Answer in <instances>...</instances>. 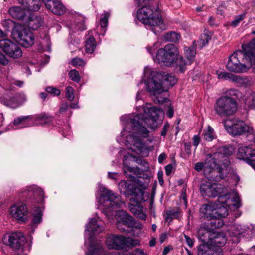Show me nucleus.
Returning <instances> with one entry per match:
<instances>
[{
  "label": "nucleus",
  "mask_w": 255,
  "mask_h": 255,
  "mask_svg": "<svg viewBox=\"0 0 255 255\" xmlns=\"http://www.w3.org/2000/svg\"><path fill=\"white\" fill-rule=\"evenodd\" d=\"M144 114H139L133 118L127 120L124 126V130L131 134L127 136L126 145L134 152H141L147 148L142 138L148 136L149 131L142 126L145 123L148 128L155 129L162 123L164 112L160 108L147 103L143 107Z\"/></svg>",
  "instance_id": "nucleus-1"
},
{
  "label": "nucleus",
  "mask_w": 255,
  "mask_h": 255,
  "mask_svg": "<svg viewBox=\"0 0 255 255\" xmlns=\"http://www.w3.org/2000/svg\"><path fill=\"white\" fill-rule=\"evenodd\" d=\"M144 75L147 78L145 81L147 90L154 97V101L159 103L166 102L167 99L161 96L165 91L163 83L167 86H173L177 82V78L171 74L158 73L148 67L145 68Z\"/></svg>",
  "instance_id": "nucleus-2"
},
{
  "label": "nucleus",
  "mask_w": 255,
  "mask_h": 255,
  "mask_svg": "<svg viewBox=\"0 0 255 255\" xmlns=\"http://www.w3.org/2000/svg\"><path fill=\"white\" fill-rule=\"evenodd\" d=\"M141 8L137 11L138 20L144 24L147 29H150L155 34L162 30L163 20L152 5V0H135Z\"/></svg>",
  "instance_id": "nucleus-3"
},
{
  "label": "nucleus",
  "mask_w": 255,
  "mask_h": 255,
  "mask_svg": "<svg viewBox=\"0 0 255 255\" xmlns=\"http://www.w3.org/2000/svg\"><path fill=\"white\" fill-rule=\"evenodd\" d=\"M235 151L233 146L224 145L220 147L217 151L209 154L206 157V166L217 167L219 177L215 180L224 179L230 172L229 165L230 161L229 156L232 155Z\"/></svg>",
  "instance_id": "nucleus-4"
},
{
  "label": "nucleus",
  "mask_w": 255,
  "mask_h": 255,
  "mask_svg": "<svg viewBox=\"0 0 255 255\" xmlns=\"http://www.w3.org/2000/svg\"><path fill=\"white\" fill-rule=\"evenodd\" d=\"M218 200L221 204L218 205L215 203L214 213L215 215V220L214 222H211L215 228H219L223 225V222L220 218L228 215L227 207L230 208L233 206L238 209L241 206L239 195L234 192L223 194L218 198Z\"/></svg>",
  "instance_id": "nucleus-5"
},
{
  "label": "nucleus",
  "mask_w": 255,
  "mask_h": 255,
  "mask_svg": "<svg viewBox=\"0 0 255 255\" xmlns=\"http://www.w3.org/2000/svg\"><path fill=\"white\" fill-rule=\"evenodd\" d=\"M99 190L101 194L99 202L104 207L103 212L106 216H108L109 213L112 214V208H119L124 204V202L121 200L120 196L106 187L101 186Z\"/></svg>",
  "instance_id": "nucleus-6"
},
{
  "label": "nucleus",
  "mask_w": 255,
  "mask_h": 255,
  "mask_svg": "<svg viewBox=\"0 0 255 255\" xmlns=\"http://www.w3.org/2000/svg\"><path fill=\"white\" fill-rule=\"evenodd\" d=\"M225 94L216 100L214 106L215 114L221 117L232 116L237 110V103L235 97Z\"/></svg>",
  "instance_id": "nucleus-7"
},
{
  "label": "nucleus",
  "mask_w": 255,
  "mask_h": 255,
  "mask_svg": "<svg viewBox=\"0 0 255 255\" xmlns=\"http://www.w3.org/2000/svg\"><path fill=\"white\" fill-rule=\"evenodd\" d=\"M226 131L233 136L241 135L244 133L251 136V140L255 139V131L253 128L246 125L243 121L238 119H227L224 122Z\"/></svg>",
  "instance_id": "nucleus-8"
},
{
  "label": "nucleus",
  "mask_w": 255,
  "mask_h": 255,
  "mask_svg": "<svg viewBox=\"0 0 255 255\" xmlns=\"http://www.w3.org/2000/svg\"><path fill=\"white\" fill-rule=\"evenodd\" d=\"M179 53L178 48L175 45L168 44L157 51L154 61L159 64L170 66L174 63Z\"/></svg>",
  "instance_id": "nucleus-9"
},
{
  "label": "nucleus",
  "mask_w": 255,
  "mask_h": 255,
  "mask_svg": "<svg viewBox=\"0 0 255 255\" xmlns=\"http://www.w3.org/2000/svg\"><path fill=\"white\" fill-rule=\"evenodd\" d=\"M106 244L109 249L119 250L125 248H133L139 245V242L138 240L131 238L111 234L107 237Z\"/></svg>",
  "instance_id": "nucleus-10"
},
{
  "label": "nucleus",
  "mask_w": 255,
  "mask_h": 255,
  "mask_svg": "<svg viewBox=\"0 0 255 255\" xmlns=\"http://www.w3.org/2000/svg\"><path fill=\"white\" fill-rule=\"evenodd\" d=\"M53 117L45 113L38 115L20 116L16 118L13 121L15 125L22 124L24 127L32 126L36 125H50L53 123Z\"/></svg>",
  "instance_id": "nucleus-11"
},
{
  "label": "nucleus",
  "mask_w": 255,
  "mask_h": 255,
  "mask_svg": "<svg viewBox=\"0 0 255 255\" xmlns=\"http://www.w3.org/2000/svg\"><path fill=\"white\" fill-rule=\"evenodd\" d=\"M226 94L241 100L245 108L255 110V92L252 90L249 89L242 94L238 89H230L226 91Z\"/></svg>",
  "instance_id": "nucleus-12"
},
{
  "label": "nucleus",
  "mask_w": 255,
  "mask_h": 255,
  "mask_svg": "<svg viewBox=\"0 0 255 255\" xmlns=\"http://www.w3.org/2000/svg\"><path fill=\"white\" fill-rule=\"evenodd\" d=\"M227 189L222 184L205 182L200 186V192L203 196L215 197L222 196V193H225Z\"/></svg>",
  "instance_id": "nucleus-13"
},
{
  "label": "nucleus",
  "mask_w": 255,
  "mask_h": 255,
  "mask_svg": "<svg viewBox=\"0 0 255 255\" xmlns=\"http://www.w3.org/2000/svg\"><path fill=\"white\" fill-rule=\"evenodd\" d=\"M243 56L244 54L242 50L237 51L231 55L226 65L227 69L235 73L246 72L249 69V65L248 64H242L239 60Z\"/></svg>",
  "instance_id": "nucleus-14"
},
{
  "label": "nucleus",
  "mask_w": 255,
  "mask_h": 255,
  "mask_svg": "<svg viewBox=\"0 0 255 255\" xmlns=\"http://www.w3.org/2000/svg\"><path fill=\"white\" fill-rule=\"evenodd\" d=\"M25 240L23 233L20 232L6 234L2 238L3 244L10 246L13 249L21 248L24 245Z\"/></svg>",
  "instance_id": "nucleus-15"
},
{
  "label": "nucleus",
  "mask_w": 255,
  "mask_h": 255,
  "mask_svg": "<svg viewBox=\"0 0 255 255\" xmlns=\"http://www.w3.org/2000/svg\"><path fill=\"white\" fill-rule=\"evenodd\" d=\"M116 226L121 232L127 231L128 227H131L134 225L133 218L123 210H119L115 214Z\"/></svg>",
  "instance_id": "nucleus-16"
},
{
  "label": "nucleus",
  "mask_w": 255,
  "mask_h": 255,
  "mask_svg": "<svg viewBox=\"0 0 255 255\" xmlns=\"http://www.w3.org/2000/svg\"><path fill=\"white\" fill-rule=\"evenodd\" d=\"M19 196L26 198L33 196L34 203L42 204L44 202L43 191L41 188L35 186L22 188L19 192Z\"/></svg>",
  "instance_id": "nucleus-17"
},
{
  "label": "nucleus",
  "mask_w": 255,
  "mask_h": 255,
  "mask_svg": "<svg viewBox=\"0 0 255 255\" xmlns=\"http://www.w3.org/2000/svg\"><path fill=\"white\" fill-rule=\"evenodd\" d=\"M0 48L8 56L13 58H19L22 54L20 48L8 39L0 40Z\"/></svg>",
  "instance_id": "nucleus-18"
},
{
  "label": "nucleus",
  "mask_w": 255,
  "mask_h": 255,
  "mask_svg": "<svg viewBox=\"0 0 255 255\" xmlns=\"http://www.w3.org/2000/svg\"><path fill=\"white\" fill-rule=\"evenodd\" d=\"M237 157L245 161L255 170V149L249 146H241L238 149Z\"/></svg>",
  "instance_id": "nucleus-19"
},
{
  "label": "nucleus",
  "mask_w": 255,
  "mask_h": 255,
  "mask_svg": "<svg viewBox=\"0 0 255 255\" xmlns=\"http://www.w3.org/2000/svg\"><path fill=\"white\" fill-rule=\"evenodd\" d=\"M244 58L248 61L249 68L252 67L255 72V38L248 44L242 46Z\"/></svg>",
  "instance_id": "nucleus-20"
},
{
  "label": "nucleus",
  "mask_w": 255,
  "mask_h": 255,
  "mask_svg": "<svg viewBox=\"0 0 255 255\" xmlns=\"http://www.w3.org/2000/svg\"><path fill=\"white\" fill-rule=\"evenodd\" d=\"M10 214L17 220L23 222L26 219L27 209L25 204L19 203L13 205L10 207Z\"/></svg>",
  "instance_id": "nucleus-21"
},
{
  "label": "nucleus",
  "mask_w": 255,
  "mask_h": 255,
  "mask_svg": "<svg viewBox=\"0 0 255 255\" xmlns=\"http://www.w3.org/2000/svg\"><path fill=\"white\" fill-rule=\"evenodd\" d=\"M26 100V96L24 93H17L14 96L4 98L3 103L7 107L15 109L20 106Z\"/></svg>",
  "instance_id": "nucleus-22"
},
{
  "label": "nucleus",
  "mask_w": 255,
  "mask_h": 255,
  "mask_svg": "<svg viewBox=\"0 0 255 255\" xmlns=\"http://www.w3.org/2000/svg\"><path fill=\"white\" fill-rule=\"evenodd\" d=\"M233 234L235 237L246 236L251 238L255 234V226L251 225L250 227L244 225H238L233 228Z\"/></svg>",
  "instance_id": "nucleus-23"
},
{
  "label": "nucleus",
  "mask_w": 255,
  "mask_h": 255,
  "mask_svg": "<svg viewBox=\"0 0 255 255\" xmlns=\"http://www.w3.org/2000/svg\"><path fill=\"white\" fill-rule=\"evenodd\" d=\"M215 203H210L208 204H204L200 209V215L201 217L208 220H215L214 214Z\"/></svg>",
  "instance_id": "nucleus-24"
},
{
  "label": "nucleus",
  "mask_w": 255,
  "mask_h": 255,
  "mask_svg": "<svg viewBox=\"0 0 255 255\" xmlns=\"http://www.w3.org/2000/svg\"><path fill=\"white\" fill-rule=\"evenodd\" d=\"M46 7L55 15H61L63 14L66 8L59 0H54L46 4Z\"/></svg>",
  "instance_id": "nucleus-25"
},
{
  "label": "nucleus",
  "mask_w": 255,
  "mask_h": 255,
  "mask_svg": "<svg viewBox=\"0 0 255 255\" xmlns=\"http://www.w3.org/2000/svg\"><path fill=\"white\" fill-rule=\"evenodd\" d=\"M206 159L205 160L204 163L203 162L196 163L195 165V169L198 172L204 169L205 173L209 172L210 174H212L211 176H209L210 178L212 179L213 180L218 181L219 180L215 179L216 178L219 177V174L215 177V174L218 173L217 167H210L206 166Z\"/></svg>",
  "instance_id": "nucleus-26"
},
{
  "label": "nucleus",
  "mask_w": 255,
  "mask_h": 255,
  "mask_svg": "<svg viewBox=\"0 0 255 255\" xmlns=\"http://www.w3.org/2000/svg\"><path fill=\"white\" fill-rule=\"evenodd\" d=\"M100 243L91 242L86 255H107Z\"/></svg>",
  "instance_id": "nucleus-27"
},
{
  "label": "nucleus",
  "mask_w": 255,
  "mask_h": 255,
  "mask_svg": "<svg viewBox=\"0 0 255 255\" xmlns=\"http://www.w3.org/2000/svg\"><path fill=\"white\" fill-rule=\"evenodd\" d=\"M227 241V238L222 233L213 232L211 234L209 244L213 246L221 247L224 246Z\"/></svg>",
  "instance_id": "nucleus-28"
},
{
  "label": "nucleus",
  "mask_w": 255,
  "mask_h": 255,
  "mask_svg": "<svg viewBox=\"0 0 255 255\" xmlns=\"http://www.w3.org/2000/svg\"><path fill=\"white\" fill-rule=\"evenodd\" d=\"M197 250V255H223L220 249L217 251H214L206 244L199 245Z\"/></svg>",
  "instance_id": "nucleus-29"
},
{
  "label": "nucleus",
  "mask_w": 255,
  "mask_h": 255,
  "mask_svg": "<svg viewBox=\"0 0 255 255\" xmlns=\"http://www.w3.org/2000/svg\"><path fill=\"white\" fill-rule=\"evenodd\" d=\"M216 74L217 75L219 79L229 80L238 83H242L243 82V79L241 77L225 71L217 70L216 71Z\"/></svg>",
  "instance_id": "nucleus-30"
},
{
  "label": "nucleus",
  "mask_w": 255,
  "mask_h": 255,
  "mask_svg": "<svg viewBox=\"0 0 255 255\" xmlns=\"http://www.w3.org/2000/svg\"><path fill=\"white\" fill-rule=\"evenodd\" d=\"M103 229V227L98 224L96 220L92 218L86 226L85 231L86 232L88 231L93 234H96L101 232Z\"/></svg>",
  "instance_id": "nucleus-31"
},
{
  "label": "nucleus",
  "mask_w": 255,
  "mask_h": 255,
  "mask_svg": "<svg viewBox=\"0 0 255 255\" xmlns=\"http://www.w3.org/2000/svg\"><path fill=\"white\" fill-rule=\"evenodd\" d=\"M84 22V18L82 16H78L75 19L74 23H71L69 25V28L73 32L83 31L86 29Z\"/></svg>",
  "instance_id": "nucleus-32"
},
{
  "label": "nucleus",
  "mask_w": 255,
  "mask_h": 255,
  "mask_svg": "<svg viewBox=\"0 0 255 255\" xmlns=\"http://www.w3.org/2000/svg\"><path fill=\"white\" fill-rule=\"evenodd\" d=\"M211 231L204 227H201L198 231V238L203 243V244H209L211 240Z\"/></svg>",
  "instance_id": "nucleus-33"
},
{
  "label": "nucleus",
  "mask_w": 255,
  "mask_h": 255,
  "mask_svg": "<svg viewBox=\"0 0 255 255\" xmlns=\"http://www.w3.org/2000/svg\"><path fill=\"white\" fill-rule=\"evenodd\" d=\"M26 29L21 25H17L14 26L11 31V37L20 45L22 41L23 34Z\"/></svg>",
  "instance_id": "nucleus-34"
},
{
  "label": "nucleus",
  "mask_w": 255,
  "mask_h": 255,
  "mask_svg": "<svg viewBox=\"0 0 255 255\" xmlns=\"http://www.w3.org/2000/svg\"><path fill=\"white\" fill-rule=\"evenodd\" d=\"M33 34L28 29H26L23 34L20 45L25 47H29L33 45L34 42Z\"/></svg>",
  "instance_id": "nucleus-35"
},
{
  "label": "nucleus",
  "mask_w": 255,
  "mask_h": 255,
  "mask_svg": "<svg viewBox=\"0 0 255 255\" xmlns=\"http://www.w3.org/2000/svg\"><path fill=\"white\" fill-rule=\"evenodd\" d=\"M9 14L13 18L16 19H23L25 16L24 10L18 6L11 7L9 9Z\"/></svg>",
  "instance_id": "nucleus-36"
},
{
  "label": "nucleus",
  "mask_w": 255,
  "mask_h": 255,
  "mask_svg": "<svg viewBox=\"0 0 255 255\" xmlns=\"http://www.w3.org/2000/svg\"><path fill=\"white\" fill-rule=\"evenodd\" d=\"M138 170L137 167H130L129 166H125L124 174L125 176L130 179V180L136 182L137 173Z\"/></svg>",
  "instance_id": "nucleus-37"
},
{
  "label": "nucleus",
  "mask_w": 255,
  "mask_h": 255,
  "mask_svg": "<svg viewBox=\"0 0 255 255\" xmlns=\"http://www.w3.org/2000/svg\"><path fill=\"white\" fill-rule=\"evenodd\" d=\"M27 3V5H25L24 8L29 12L38 11L41 6L40 0H29Z\"/></svg>",
  "instance_id": "nucleus-38"
},
{
  "label": "nucleus",
  "mask_w": 255,
  "mask_h": 255,
  "mask_svg": "<svg viewBox=\"0 0 255 255\" xmlns=\"http://www.w3.org/2000/svg\"><path fill=\"white\" fill-rule=\"evenodd\" d=\"M85 46L87 53H92L93 52L96 46V43L93 36L91 35L87 36Z\"/></svg>",
  "instance_id": "nucleus-39"
},
{
  "label": "nucleus",
  "mask_w": 255,
  "mask_h": 255,
  "mask_svg": "<svg viewBox=\"0 0 255 255\" xmlns=\"http://www.w3.org/2000/svg\"><path fill=\"white\" fill-rule=\"evenodd\" d=\"M175 67L177 71L183 73L186 70V66L192 63H188V61H185L183 57L178 58L177 57L175 62Z\"/></svg>",
  "instance_id": "nucleus-40"
},
{
  "label": "nucleus",
  "mask_w": 255,
  "mask_h": 255,
  "mask_svg": "<svg viewBox=\"0 0 255 255\" xmlns=\"http://www.w3.org/2000/svg\"><path fill=\"white\" fill-rule=\"evenodd\" d=\"M43 23L41 17L35 16L33 18L31 16L29 18L28 26L33 30H36L39 28Z\"/></svg>",
  "instance_id": "nucleus-41"
},
{
  "label": "nucleus",
  "mask_w": 255,
  "mask_h": 255,
  "mask_svg": "<svg viewBox=\"0 0 255 255\" xmlns=\"http://www.w3.org/2000/svg\"><path fill=\"white\" fill-rule=\"evenodd\" d=\"M164 39L166 41L177 42L180 39V35L174 31L166 33L163 36Z\"/></svg>",
  "instance_id": "nucleus-42"
},
{
  "label": "nucleus",
  "mask_w": 255,
  "mask_h": 255,
  "mask_svg": "<svg viewBox=\"0 0 255 255\" xmlns=\"http://www.w3.org/2000/svg\"><path fill=\"white\" fill-rule=\"evenodd\" d=\"M185 55L187 57L188 63H192L196 55V49L194 47H187L184 49Z\"/></svg>",
  "instance_id": "nucleus-43"
},
{
  "label": "nucleus",
  "mask_w": 255,
  "mask_h": 255,
  "mask_svg": "<svg viewBox=\"0 0 255 255\" xmlns=\"http://www.w3.org/2000/svg\"><path fill=\"white\" fill-rule=\"evenodd\" d=\"M180 213L179 208L168 210L166 211L165 220L167 222H171L173 219L178 218Z\"/></svg>",
  "instance_id": "nucleus-44"
},
{
  "label": "nucleus",
  "mask_w": 255,
  "mask_h": 255,
  "mask_svg": "<svg viewBox=\"0 0 255 255\" xmlns=\"http://www.w3.org/2000/svg\"><path fill=\"white\" fill-rule=\"evenodd\" d=\"M41 213V209L39 207H34L33 218L32 220V224L33 225L41 222L42 216Z\"/></svg>",
  "instance_id": "nucleus-45"
},
{
  "label": "nucleus",
  "mask_w": 255,
  "mask_h": 255,
  "mask_svg": "<svg viewBox=\"0 0 255 255\" xmlns=\"http://www.w3.org/2000/svg\"><path fill=\"white\" fill-rule=\"evenodd\" d=\"M118 186L120 192L126 194V192L130 189L131 185L128 181L122 180L119 183Z\"/></svg>",
  "instance_id": "nucleus-46"
},
{
  "label": "nucleus",
  "mask_w": 255,
  "mask_h": 255,
  "mask_svg": "<svg viewBox=\"0 0 255 255\" xmlns=\"http://www.w3.org/2000/svg\"><path fill=\"white\" fill-rule=\"evenodd\" d=\"M203 138L208 141H211L214 139V130L211 127H208L207 130L203 133Z\"/></svg>",
  "instance_id": "nucleus-47"
},
{
  "label": "nucleus",
  "mask_w": 255,
  "mask_h": 255,
  "mask_svg": "<svg viewBox=\"0 0 255 255\" xmlns=\"http://www.w3.org/2000/svg\"><path fill=\"white\" fill-rule=\"evenodd\" d=\"M69 78L76 82H79L80 80V77L79 72L76 70H72L68 73Z\"/></svg>",
  "instance_id": "nucleus-48"
},
{
  "label": "nucleus",
  "mask_w": 255,
  "mask_h": 255,
  "mask_svg": "<svg viewBox=\"0 0 255 255\" xmlns=\"http://www.w3.org/2000/svg\"><path fill=\"white\" fill-rule=\"evenodd\" d=\"M109 15L110 14L108 12H105L102 14V17L101 18L100 21V24L101 28H105L107 26Z\"/></svg>",
  "instance_id": "nucleus-49"
},
{
  "label": "nucleus",
  "mask_w": 255,
  "mask_h": 255,
  "mask_svg": "<svg viewBox=\"0 0 255 255\" xmlns=\"http://www.w3.org/2000/svg\"><path fill=\"white\" fill-rule=\"evenodd\" d=\"M74 90L71 86H68L65 89L66 97L70 101H72L74 98Z\"/></svg>",
  "instance_id": "nucleus-50"
},
{
  "label": "nucleus",
  "mask_w": 255,
  "mask_h": 255,
  "mask_svg": "<svg viewBox=\"0 0 255 255\" xmlns=\"http://www.w3.org/2000/svg\"><path fill=\"white\" fill-rule=\"evenodd\" d=\"M45 91L47 93L51 94L54 96H59L60 94V91L59 89L53 87L49 86L46 87Z\"/></svg>",
  "instance_id": "nucleus-51"
},
{
  "label": "nucleus",
  "mask_w": 255,
  "mask_h": 255,
  "mask_svg": "<svg viewBox=\"0 0 255 255\" xmlns=\"http://www.w3.org/2000/svg\"><path fill=\"white\" fill-rule=\"evenodd\" d=\"M71 64L74 66H83L85 65V62L82 59L76 57L71 60Z\"/></svg>",
  "instance_id": "nucleus-52"
},
{
  "label": "nucleus",
  "mask_w": 255,
  "mask_h": 255,
  "mask_svg": "<svg viewBox=\"0 0 255 255\" xmlns=\"http://www.w3.org/2000/svg\"><path fill=\"white\" fill-rule=\"evenodd\" d=\"M211 39V37L210 36L204 34L201 35L200 42L202 44V46H204L207 44Z\"/></svg>",
  "instance_id": "nucleus-53"
},
{
  "label": "nucleus",
  "mask_w": 255,
  "mask_h": 255,
  "mask_svg": "<svg viewBox=\"0 0 255 255\" xmlns=\"http://www.w3.org/2000/svg\"><path fill=\"white\" fill-rule=\"evenodd\" d=\"M244 16L243 15H239L234 20L232 21L231 25L233 27L237 26L239 23L243 19Z\"/></svg>",
  "instance_id": "nucleus-54"
},
{
  "label": "nucleus",
  "mask_w": 255,
  "mask_h": 255,
  "mask_svg": "<svg viewBox=\"0 0 255 255\" xmlns=\"http://www.w3.org/2000/svg\"><path fill=\"white\" fill-rule=\"evenodd\" d=\"M184 238L186 243L190 248H192L194 246V240L191 239L189 236L184 235Z\"/></svg>",
  "instance_id": "nucleus-55"
},
{
  "label": "nucleus",
  "mask_w": 255,
  "mask_h": 255,
  "mask_svg": "<svg viewBox=\"0 0 255 255\" xmlns=\"http://www.w3.org/2000/svg\"><path fill=\"white\" fill-rule=\"evenodd\" d=\"M130 255H147L144 251L140 249L135 250Z\"/></svg>",
  "instance_id": "nucleus-56"
},
{
  "label": "nucleus",
  "mask_w": 255,
  "mask_h": 255,
  "mask_svg": "<svg viewBox=\"0 0 255 255\" xmlns=\"http://www.w3.org/2000/svg\"><path fill=\"white\" fill-rule=\"evenodd\" d=\"M136 216L140 219L145 220L146 218L147 215L145 213H143L140 210L138 211Z\"/></svg>",
  "instance_id": "nucleus-57"
},
{
  "label": "nucleus",
  "mask_w": 255,
  "mask_h": 255,
  "mask_svg": "<svg viewBox=\"0 0 255 255\" xmlns=\"http://www.w3.org/2000/svg\"><path fill=\"white\" fill-rule=\"evenodd\" d=\"M167 114L169 118H172L173 116L174 110L173 107L171 106V104H170L169 106H168Z\"/></svg>",
  "instance_id": "nucleus-58"
},
{
  "label": "nucleus",
  "mask_w": 255,
  "mask_h": 255,
  "mask_svg": "<svg viewBox=\"0 0 255 255\" xmlns=\"http://www.w3.org/2000/svg\"><path fill=\"white\" fill-rule=\"evenodd\" d=\"M169 126L168 123H166L164 125L163 128L161 133V135L162 136H165L166 135Z\"/></svg>",
  "instance_id": "nucleus-59"
},
{
  "label": "nucleus",
  "mask_w": 255,
  "mask_h": 255,
  "mask_svg": "<svg viewBox=\"0 0 255 255\" xmlns=\"http://www.w3.org/2000/svg\"><path fill=\"white\" fill-rule=\"evenodd\" d=\"M193 145L196 147L198 145L200 141V137L198 135H195L193 137Z\"/></svg>",
  "instance_id": "nucleus-60"
},
{
  "label": "nucleus",
  "mask_w": 255,
  "mask_h": 255,
  "mask_svg": "<svg viewBox=\"0 0 255 255\" xmlns=\"http://www.w3.org/2000/svg\"><path fill=\"white\" fill-rule=\"evenodd\" d=\"M184 145L185 152L187 154H190L191 147L190 143H185Z\"/></svg>",
  "instance_id": "nucleus-61"
},
{
  "label": "nucleus",
  "mask_w": 255,
  "mask_h": 255,
  "mask_svg": "<svg viewBox=\"0 0 255 255\" xmlns=\"http://www.w3.org/2000/svg\"><path fill=\"white\" fill-rule=\"evenodd\" d=\"M138 163L142 164L144 167V169H147L149 168L148 164L145 160L140 159L139 160H137Z\"/></svg>",
  "instance_id": "nucleus-62"
},
{
  "label": "nucleus",
  "mask_w": 255,
  "mask_h": 255,
  "mask_svg": "<svg viewBox=\"0 0 255 255\" xmlns=\"http://www.w3.org/2000/svg\"><path fill=\"white\" fill-rule=\"evenodd\" d=\"M68 107L69 106L67 103H63L60 108L59 112L60 113L64 112L67 110Z\"/></svg>",
  "instance_id": "nucleus-63"
},
{
  "label": "nucleus",
  "mask_w": 255,
  "mask_h": 255,
  "mask_svg": "<svg viewBox=\"0 0 255 255\" xmlns=\"http://www.w3.org/2000/svg\"><path fill=\"white\" fill-rule=\"evenodd\" d=\"M173 166L171 164H168L165 167V172L167 175H170L172 170Z\"/></svg>",
  "instance_id": "nucleus-64"
}]
</instances>
